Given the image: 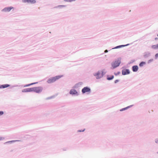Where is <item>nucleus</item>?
I'll list each match as a JSON object with an SVG mask.
<instances>
[{
  "instance_id": "f8f14e48",
  "label": "nucleus",
  "mask_w": 158,
  "mask_h": 158,
  "mask_svg": "<svg viewBox=\"0 0 158 158\" xmlns=\"http://www.w3.org/2000/svg\"><path fill=\"white\" fill-rule=\"evenodd\" d=\"M10 86V85L6 84H5L3 85H1V86H0V88H6Z\"/></svg>"
},
{
  "instance_id": "5701e85b",
  "label": "nucleus",
  "mask_w": 158,
  "mask_h": 158,
  "mask_svg": "<svg viewBox=\"0 0 158 158\" xmlns=\"http://www.w3.org/2000/svg\"><path fill=\"white\" fill-rule=\"evenodd\" d=\"M108 52V51L107 50H105V52Z\"/></svg>"
},
{
  "instance_id": "2eb2a0df",
  "label": "nucleus",
  "mask_w": 158,
  "mask_h": 158,
  "mask_svg": "<svg viewBox=\"0 0 158 158\" xmlns=\"http://www.w3.org/2000/svg\"><path fill=\"white\" fill-rule=\"evenodd\" d=\"M114 77V76H111L110 77H107V79L108 80H111L112 79H113Z\"/></svg>"
},
{
  "instance_id": "f3484780",
  "label": "nucleus",
  "mask_w": 158,
  "mask_h": 158,
  "mask_svg": "<svg viewBox=\"0 0 158 158\" xmlns=\"http://www.w3.org/2000/svg\"><path fill=\"white\" fill-rule=\"evenodd\" d=\"M31 83L30 84H28V85H26L25 86H28L30 85H32L33 84H36V83Z\"/></svg>"
},
{
  "instance_id": "412c9836",
  "label": "nucleus",
  "mask_w": 158,
  "mask_h": 158,
  "mask_svg": "<svg viewBox=\"0 0 158 158\" xmlns=\"http://www.w3.org/2000/svg\"><path fill=\"white\" fill-rule=\"evenodd\" d=\"M119 81V80H116L115 81V83H117V82H118Z\"/></svg>"
},
{
  "instance_id": "6e6552de",
  "label": "nucleus",
  "mask_w": 158,
  "mask_h": 158,
  "mask_svg": "<svg viewBox=\"0 0 158 158\" xmlns=\"http://www.w3.org/2000/svg\"><path fill=\"white\" fill-rule=\"evenodd\" d=\"M13 8L12 7H8L5 8L3 10V11L5 12H9Z\"/></svg>"
},
{
  "instance_id": "f03ea898",
  "label": "nucleus",
  "mask_w": 158,
  "mask_h": 158,
  "mask_svg": "<svg viewBox=\"0 0 158 158\" xmlns=\"http://www.w3.org/2000/svg\"><path fill=\"white\" fill-rule=\"evenodd\" d=\"M43 90V88L41 87H34L32 88V91L35 92L36 93L41 92Z\"/></svg>"
},
{
  "instance_id": "dca6fc26",
  "label": "nucleus",
  "mask_w": 158,
  "mask_h": 158,
  "mask_svg": "<svg viewBox=\"0 0 158 158\" xmlns=\"http://www.w3.org/2000/svg\"><path fill=\"white\" fill-rule=\"evenodd\" d=\"M145 64V63L144 62H141L139 64V65L140 66H143L144 64Z\"/></svg>"
},
{
  "instance_id": "aec40b11",
  "label": "nucleus",
  "mask_w": 158,
  "mask_h": 158,
  "mask_svg": "<svg viewBox=\"0 0 158 158\" xmlns=\"http://www.w3.org/2000/svg\"><path fill=\"white\" fill-rule=\"evenodd\" d=\"M3 114V112L2 111H0V116Z\"/></svg>"
},
{
  "instance_id": "20e7f679",
  "label": "nucleus",
  "mask_w": 158,
  "mask_h": 158,
  "mask_svg": "<svg viewBox=\"0 0 158 158\" xmlns=\"http://www.w3.org/2000/svg\"><path fill=\"white\" fill-rule=\"evenodd\" d=\"M120 64V63L118 61H115L112 64V66L113 69H114L118 66Z\"/></svg>"
},
{
  "instance_id": "b1692460",
  "label": "nucleus",
  "mask_w": 158,
  "mask_h": 158,
  "mask_svg": "<svg viewBox=\"0 0 158 158\" xmlns=\"http://www.w3.org/2000/svg\"><path fill=\"white\" fill-rule=\"evenodd\" d=\"M84 130H83V131H81V130H80L79 131H80V132L83 131H84Z\"/></svg>"
},
{
  "instance_id": "423d86ee",
  "label": "nucleus",
  "mask_w": 158,
  "mask_h": 158,
  "mask_svg": "<svg viewBox=\"0 0 158 158\" xmlns=\"http://www.w3.org/2000/svg\"><path fill=\"white\" fill-rule=\"evenodd\" d=\"M130 73L129 71L127 69H124L122 71V74L123 75L128 74Z\"/></svg>"
},
{
  "instance_id": "39448f33",
  "label": "nucleus",
  "mask_w": 158,
  "mask_h": 158,
  "mask_svg": "<svg viewBox=\"0 0 158 158\" xmlns=\"http://www.w3.org/2000/svg\"><path fill=\"white\" fill-rule=\"evenodd\" d=\"M90 91V89L89 88L87 87H85L82 89V92L84 94L86 92H89Z\"/></svg>"
},
{
  "instance_id": "9d476101",
  "label": "nucleus",
  "mask_w": 158,
  "mask_h": 158,
  "mask_svg": "<svg viewBox=\"0 0 158 158\" xmlns=\"http://www.w3.org/2000/svg\"><path fill=\"white\" fill-rule=\"evenodd\" d=\"M77 91L74 89L71 90L70 91V94H77Z\"/></svg>"
},
{
  "instance_id": "a211bd4d",
  "label": "nucleus",
  "mask_w": 158,
  "mask_h": 158,
  "mask_svg": "<svg viewBox=\"0 0 158 158\" xmlns=\"http://www.w3.org/2000/svg\"><path fill=\"white\" fill-rule=\"evenodd\" d=\"M17 141H18V140H12V141L7 142L6 143H12V142H16Z\"/></svg>"
},
{
  "instance_id": "4be33fe9",
  "label": "nucleus",
  "mask_w": 158,
  "mask_h": 158,
  "mask_svg": "<svg viewBox=\"0 0 158 158\" xmlns=\"http://www.w3.org/2000/svg\"><path fill=\"white\" fill-rule=\"evenodd\" d=\"M155 57L157 58L158 57V53L156 54L155 55Z\"/></svg>"
},
{
  "instance_id": "6ab92c4d",
  "label": "nucleus",
  "mask_w": 158,
  "mask_h": 158,
  "mask_svg": "<svg viewBox=\"0 0 158 158\" xmlns=\"http://www.w3.org/2000/svg\"><path fill=\"white\" fill-rule=\"evenodd\" d=\"M129 107H126V108H123L121 110H120L121 111H123V110H125L126 109H127V108H128Z\"/></svg>"
},
{
  "instance_id": "0eeeda50",
  "label": "nucleus",
  "mask_w": 158,
  "mask_h": 158,
  "mask_svg": "<svg viewBox=\"0 0 158 158\" xmlns=\"http://www.w3.org/2000/svg\"><path fill=\"white\" fill-rule=\"evenodd\" d=\"M23 2H27L31 3H35L36 2L35 0H23Z\"/></svg>"
},
{
  "instance_id": "1a4fd4ad",
  "label": "nucleus",
  "mask_w": 158,
  "mask_h": 158,
  "mask_svg": "<svg viewBox=\"0 0 158 158\" xmlns=\"http://www.w3.org/2000/svg\"><path fill=\"white\" fill-rule=\"evenodd\" d=\"M23 92H29L32 91V88L24 89L22 91Z\"/></svg>"
},
{
  "instance_id": "f257e3e1",
  "label": "nucleus",
  "mask_w": 158,
  "mask_h": 158,
  "mask_svg": "<svg viewBox=\"0 0 158 158\" xmlns=\"http://www.w3.org/2000/svg\"><path fill=\"white\" fill-rule=\"evenodd\" d=\"M62 77V75H59L56 76L55 77H52L48 79L47 82L49 83H53Z\"/></svg>"
},
{
  "instance_id": "ddd939ff",
  "label": "nucleus",
  "mask_w": 158,
  "mask_h": 158,
  "mask_svg": "<svg viewBox=\"0 0 158 158\" xmlns=\"http://www.w3.org/2000/svg\"><path fill=\"white\" fill-rule=\"evenodd\" d=\"M152 48L153 49H156L158 48V44L156 45H153L152 46Z\"/></svg>"
},
{
  "instance_id": "393cba45",
  "label": "nucleus",
  "mask_w": 158,
  "mask_h": 158,
  "mask_svg": "<svg viewBox=\"0 0 158 158\" xmlns=\"http://www.w3.org/2000/svg\"><path fill=\"white\" fill-rule=\"evenodd\" d=\"M158 39V38H155V40H157Z\"/></svg>"
},
{
  "instance_id": "4468645a",
  "label": "nucleus",
  "mask_w": 158,
  "mask_h": 158,
  "mask_svg": "<svg viewBox=\"0 0 158 158\" xmlns=\"http://www.w3.org/2000/svg\"><path fill=\"white\" fill-rule=\"evenodd\" d=\"M127 45H128V44L126 45H120V46H118L114 48H121V47H125V46H127Z\"/></svg>"
},
{
  "instance_id": "9b49d317",
  "label": "nucleus",
  "mask_w": 158,
  "mask_h": 158,
  "mask_svg": "<svg viewBox=\"0 0 158 158\" xmlns=\"http://www.w3.org/2000/svg\"><path fill=\"white\" fill-rule=\"evenodd\" d=\"M138 69L137 66H134L132 67V70L134 72H136Z\"/></svg>"
},
{
  "instance_id": "7ed1b4c3",
  "label": "nucleus",
  "mask_w": 158,
  "mask_h": 158,
  "mask_svg": "<svg viewBox=\"0 0 158 158\" xmlns=\"http://www.w3.org/2000/svg\"><path fill=\"white\" fill-rule=\"evenodd\" d=\"M102 72L99 71L98 73L95 75L96 76L97 79H99L103 76Z\"/></svg>"
}]
</instances>
